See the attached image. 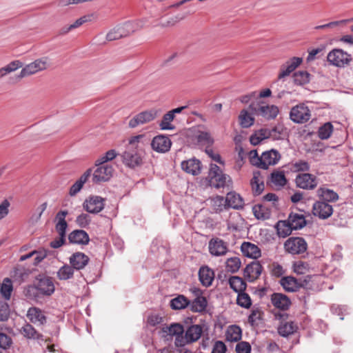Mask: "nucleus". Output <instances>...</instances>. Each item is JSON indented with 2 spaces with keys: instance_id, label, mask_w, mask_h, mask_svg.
<instances>
[{
  "instance_id": "nucleus-1",
  "label": "nucleus",
  "mask_w": 353,
  "mask_h": 353,
  "mask_svg": "<svg viewBox=\"0 0 353 353\" xmlns=\"http://www.w3.org/2000/svg\"><path fill=\"white\" fill-rule=\"evenodd\" d=\"M143 137V134H139L128 140L125 150L121 156L122 162L126 167L134 169L143 164L144 150L141 145V140Z\"/></svg>"
},
{
  "instance_id": "nucleus-2",
  "label": "nucleus",
  "mask_w": 353,
  "mask_h": 353,
  "mask_svg": "<svg viewBox=\"0 0 353 353\" xmlns=\"http://www.w3.org/2000/svg\"><path fill=\"white\" fill-rule=\"evenodd\" d=\"M50 66L49 58L43 57L26 65L21 69L20 73L14 77L10 78L12 83H17L22 79L47 70Z\"/></svg>"
},
{
  "instance_id": "nucleus-3",
  "label": "nucleus",
  "mask_w": 353,
  "mask_h": 353,
  "mask_svg": "<svg viewBox=\"0 0 353 353\" xmlns=\"http://www.w3.org/2000/svg\"><path fill=\"white\" fill-rule=\"evenodd\" d=\"M248 109L251 114L261 116L267 120L274 119L279 112L276 105L265 104L263 102H252Z\"/></svg>"
},
{
  "instance_id": "nucleus-4",
  "label": "nucleus",
  "mask_w": 353,
  "mask_h": 353,
  "mask_svg": "<svg viewBox=\"0 0 353 353\" xmlns=\"http://www.w3.org/2000/svg\"><path fill=\"white\" fill-rule=\"evenodd\" d=\"M327 59L330 64L334 66L344 68L350 65L352 58L350 54L341 49L335 48L328 53Z\"/></svg>"
},
{
  "instance_id": "nucleus-5",
  "label": "nucleus",
  "mask_w": 353,
  "mask_h": 353,
  "mask_svg": "<svg viewBox=\"0 0 353 353\" xmlns=\"http://www.w3.org/2000/svg\"><path fill=\"white\" fill-rule=\"evenodd\" d=\"M160 111L156 109H150L143 111L133 117L128 123V126L134 128L154 121L159 115Z\"/></svg>"
},
{
  "instance_id": "nucleus-6",
  "label": "nucleus",
  "mask_w": 353,
  "mask_h": 353,
  "mask_svg": "<svg viewBox=\"0 0 353 353\" xmlns=\"http://www.w3.org/2000/svg\"><path fill=\"white\" fill-rule=\"evenodd\" d=\"M114 171L111 165H95V168L91 173L92 182L100 183L109 181L112 177Z\"/></svg>"
},
{
  "instance_id": "nucleus-7",
  "label": "nucleus",
  "mask_w": 353,
  "mask_h": 353,
  "mask_svg": "<svg viewBox=\"0 0 353 353\" xmlns=\"http://www.w3.org/2000/svg\"><path fill=\"white\" fill-rule=\"evenodd\" d=\"M284 248L292 254H300L307 250V244L303 237H290L285 242Z\"/></svg>"
},
{
  "instance_id": "nucleus-8",
  "label": "nucleus",
  "mask_w": 353,
  "mask_h": 353,
  "mask_svg": "<svg viewBox=\"0 0 353 353\" xmlns=\"http://www.w3.org/2000/svg\"><path fill=\"white\" fill-rule=\"evenodd\" d=\"M146 21V19H141L134 21H127L124 23L116 26V28L118 30L120 37L123 38L142 29Z\"/></svg>"
},
{
  "instance_id": "nucleus-9",
  "label": "nucleus",
  "mask_w": 353,
  "mask_h": 353,
  "mask_svg": "<svg viewBox=\"0 0 353 353\" xmlns=\"http://www.w3.org/2000/svg\"><path fill=\"white\" fill-rule=\"evenodd\" d=\"M310 110L304 103L293 107L290 112V119L296 123H304L310 119Z\"/></svg>"
},
{
  "instance_id": "nucleus-10",
  "label": "nucleus",
  "mask_w": 353,
  "mask_h": 353,
  "mask_svg": "<svg viewBox=\"0 0 353 353\" xmlns=\"http://www.w3.org/2000/svg\"><path fill=\"white\" fill-rule=\"evenodd\" d=\"M208 178L210 186L220 188L225 185L226 174H223L221 168L216 164L210 165Z\"/></svg>"
},
{
  "instance_id": "nucleus-11",
  "label": "nucleus",
  "mask_w": 353,
  "mask_h": 353,
  "mask_svg": "<svg viewBox=\"0 0 353 353\" xmlns=\"http://www.w3.org/2000/svg\"><path fill=\"white\" fill-rule=\"evenodd\" d=\"M190 14V12L178 13L174 15H163L158 19L157 27L161 28H172L183 21Z\"/></svg>"
},
{
  "instance_id": "nucleus-12",
  "label": "nucleus",
  "mask_w": 353,
  "mask_h": 353,
  "mask_svg": "<svg viewBox=\"0 0 353 353\" xmlns=\"http://www.w3.org/2000/svg\"><path fill=\"white\" fill-rule=\"evenodd\" d=\"M172 145V141L168 136L159 134L154 137L151 142V147L153 150L165 153L170 150Z\"/></svg>"
},
{
  "instance_id": "nucleus-13",
  "label": "nucleus",
  "mask_w": 353,
  "mask_h": 353,
  "mask_svg": "<svg viewBox=\"0 0 353 353\" xmlns=\"http://www.w3.org/2000/svg\"><path fill=\"white\" fill-rule=\"evenodd\" d=\"M105 200L99 196H90L83 203V208L88 212L97 214L104 208Z\"/></svg>"
},
{
  "instance_id": "nucleus-14",
  "label": "nucleus",
  "mask_w": 353,
  "mask_h": 353,
  "mask_svg": "<svg viewBox=\"0 0 353 353\" xmlns=\"http://www.w3.org/2000/svg\"><path fill=\"white\" fill-rule=\"evenodd\" d=\"M333 213L332 205L327 203L317 201L313 204L312 214L321 219H327Z\"/></svg>"
},
{
  "instance_id": "nucleus-15",
  "label": "nucleus",
  "mask_w": 353,
  "mask_h": 353,
  "mask_svg": "<svg viewBox=\"0 0 353 353\" xmlns=\"http://www.w3.org/2000/svg\"><path fill=\"white\" fill-rule=\"evenodd\" d=\"M263 269V266L259 261H252L247 265L243 270V276L249 282H253L259 279Z\"/></svg>"
},
{
  "instance_id": "nucleus-16",
  "label": "nucleus",
  "mask_w": 353,
  "mask_h": 353,
  "mask_svg": "<svg viewBox=\"0 0 353 353\" xmlns=\"http://www.w3.org/2000/svg\"><path fill=\"white\" fill-rule=\"evenodd\" d=\"M296 186L305 190H313L317 186L316 178L313 174L303 173L296 178Z\"/></svg>"
},
{
  "instance_id": "nucleus-17",
  "label": "nucleus",
  "mask_w": 353,
  "mask_h": 353,
  "mask_svg": "<svg viewBox=\"0 0 353 353\" xmlns=\"http://www.w3.org/2000/svg\"><path fill=\"white\" fill-rule=\"evenodd\" d=\"M271 303L277 309L281 311H287L292 305L290 299L285 294L274 292L271 295Z\"/></svg>"
},
{
  "instance_id": "nucleus-18",
  "label": "nucleus",
  "mask_w": 353,
  "mask_h": 353,
  "mask_svg": "<svg viewBox=\"0 0 353 353\" xmlns=\"http://www.w3.org/2000/svg\"><path fill=\"white\" fill-rule=\"evenodd\" d=\"M209 252L213 256H223L228 252L227 243L219 238H212L209 241Z\"/></svg>"
},
{
  "instance_id": "nucleus-19",
  "label": "nucleus",
  "mask_w": 353,
  "mask_h": 353,
  "mask_svg": "<svg viewBox=\"0 0 353 353\" xmlns=\"http://www.w3.org/2000/svg\"><path fill=\"white\" fill-rule=\"evenodd\" d=\"M70 265L74 270L83 269L88 263L89 257L83 252H75L69 259Z\"/></svg>"
},
{
  "instance_id": "nucleus-20",
  "label": "nucleus",
  "mask_w": 353,
  "mask_h": 353,
  "mask_svg": "<svg viewBox=\"0 0 353 353\" xmlns=\"http://www.w3.org/2000/svg\"><path fill=\"white\" fill-rule=\"evenodd\" d=\"M252 194L254 196L260 195L264 190L265 185L259 170L253 172V177L250 180Z\"/></svg>"
},
{
  "instance_id": "nucleus-21",
  "label": "nucleus",
  "mask_w": 353,
  "mask_h": 353,
  "mask_svg": "<svg viewBox=\"0 0 353 353\" xmlns=\"http://www.w3.org/2000/svg\"><path fill=\"white\" fill-rule=\"evenodd\" d=\"M68 214V211L63 210L59 212L55 216V230L59 236L65 237L66 229L68 223L65 221V216Z\"/></svg>"
},
{
  "instance_id": "nucleus-22",
  "label": "nucleus",
  "mask_w": 353,
  "mask_h": 353,
  "mask_svg": "<svg viewBox=\"0 0 353 353\" xmlns=\"http://www.w3.org/2000/svg\"><path fill=\"white\" fill-rule=\"evenodd\" d=\"M241 250L245 256L254 259L259 258L261 255L260 248L250 242H243Z\"/></svg>"
},
{
  "instance_id": "nucleus-23",
  "label": "nucleus",
  "mask_w": 353,
  "mask_h": 353,
  "mask_svg": "<svg viewBox=\"0 0 353 353\" xmlns=\"http://www.w3.org/2000/svg\"><path fill=\"white\" fill-rule=\"evenodd\" d=\"M317 196L320 201L325 203L335 202L339 199V194L332 190L325 187L319 188L317 191Z\"/></svg>"
},
{
  "instance_id": "nucleus-24",
  "label": "nucleus",
  "mask_w": 353,
  "mask_h": 353,
  "mask_svg": "<svg viewBox=\"0 0 353 353\" xmlns=\"http://www.w3.org/2000/svg\"><path fill=\"white\" fill-rule=\"evenodd\" d=\"M68 239L70 243L79 245H87L90 241L88 233L82 230L72 231L69 234Z\"/></svg>"
},
{
  "instance_id": "nucleus-25",
  "label": "nucleus",
  "mask_w": 353,
  "mask_h": 353,
  "mask_svg": "<svg viewBox=\"0 0 353 353\" xmlns=\"http://www.w3.org/2000/svg\"><path fill=\"white\" fill-rule=\"evenodd\" d=\"M279 283L287 292L299 291L298 279L293 276H283L279 281Z\"/></svg>"
},
{
  "instance_id": "nucleus-26",
  "label": "nucleus",
  "mask_w": 353,
  "mask_h": 353,
  "mask_svg": "<svg viewBox=\"0 0 353 353\" xmlns=\"http://www.w3.org/2000/svg\"><path fill=\"white\" fill-rule=\"evenodd\" d=\"M299 330V326L294 321H289V322H284L283 324H279L277 328L278 333L283 337H288L296 333Z\"/></svg>"
},
{
  "instance_id": "nucleus-27",
  "label": "nucleus",
  "mask_w": 353,
  "mask_h": 353,
  "mask_svg": "<svg viewBox=\"0 0 353 353\" xmlns=\"http://www.w3.org/2000/svg\"><path fill=\"white\" fill-rule=\"evenodd\" d=\"M37 287L39 293L50 296L54 292V285L51 278L43 277L39 280Z\"/></svg>"
},
{
  "instance_id": "nucleus-28",
  "label": "nucleus",
  "mask_w": 353,
  "mask_h": 353,
  "mask_svg": "<svg viewBox=\"0 0 353 353\" xmlns=\"http://www.w3.org/2000/svg\"><path fill=\"white\" fill-rule=\"evenodd\" d=\"M225 203L228 207L236 210L243 209L244 206L243 199L235 192H230L227 194Z\"/></svg>"
},
{
  "instance_id": "nucleus-29",
  "label": "nucleus",
  "mask_w": 353,
  "mask_h": 353,
  "mask_svg": "<svg viewBox=\"0 0 353 353\" xmlns=\"http://www.w3.org/2000/svg\"><path fill=\"white\" fill-rule=\"evenodd\" d=\"M288 220L294 230L302 229L307 225L304 215L292 212L289 214Z\"/></svg>"
},
{
  "instance_id": "nucleus-30",
  "label": "nucleus",
  "mask_w": 353,
  "mask_h": 353,
  "mask_svg": "<svg viewBox=\"0 0 353 353\" xmlns=\"http://www.w3.org/2000/svg\"><path fill=\"white\" fill-rule=\"evenodd\" d=\"M214 279V272L208 266L200 267V283L208 287L212 285Z\"/></svg>"
},
{
  "instance_id": "nucleus-31",
  "label": "nucleus",
  "mask_w": 353,
  "mask_h": 353,
  "mask_svg": "<svg viewBox=\"0 0 353 353\" xmlns=\"http://www.w3.org/2000/svg\"><path fill=\"white\" fill-rule=\"evenodd\" d=\"M204 203L215 212H221L223 209V206L226 205V203L225 204V200H224L223 196L218 195L214 197L208 198Z\"/></svg>"
},
{
  "instance_id": "nucleus-32",
  "label": "nucleus",
  "mask_w": 353,
  "mask_h": 353,
  "mask_svg": "<svg viewBox=\"0 0 353 353\" xmlns=\"http://www.w3.org/2000/svg\"><path fill=\"white\" fill-rule=\"evenodd\" d=\"M92 169L87 170L70 188L69 194L72 196L76 195L83 188L84 183L91 176Z\"/></svg>"
},
{
  "instance_id": "nucleus-33",
  "label": "nucleus",
  "mask_w": 353,
  "mask_h": 353,
  "mask_svg": "<svg viewBox=\"0 0 353 353\" xmlns=\"http://www.w3.org/2000/svg\"><path fill=\"white\" fill-rule=\"evenodd\" d=\"M225 338L228 341L239 342L242 338V330L237 325H230L225 332Z\"/></svg>"
},
{
  "instance_id": "nucleus-34",
  "label": "nucleus",
  "mask_w": 353,
  "mask_h": 353,
  "mask_svg": "<svg viewBox=\"0 0 353 353\" xmlns=\"http://www.w3.org/2000/svg\"><path fill=\"white\" fill-rule=\"evenodd\" d=\"M27 317L34 323L43 325L46 322V316L41 310L37 307H30L27 312Z\"/></svg>"
},
{
  "instance_id": "nucleus-35",
  "label": "nucleus",
  "mask_w": 353,
  "mask_h": 353,
  "mask_svg": "<svg viewBox=\"0 0 353 353\" xmlns=\"http://www.w3.org/2000/svg\"><path fill=\"white\" fill-rule=\"evenodd\" d=\"M230 288L236 293L245 291L247 288L246 282L240 276H231L228 280Z\"/></svg>"
},
{
  "instance_id": "nucleus-36",
  "label": "nucleus",
  "mask_w": 353,
  "mask_h": 353,
  "mask_svg": "<svg viewBox=\"0 0 353 353\" xmlns=\"http://www.w3.org/2000/svg\"><path fill=\"white\" fill-rule=\"evenodd\" d=\"M252 212L256 219L259 220H266L271 216V210L262 205L256 204L252 207Z\"/></svg>"
},
{
  "instance_id": "nucleus-37",
  "label": "nucleus",
  "mask_w": 353,
  "mask_h": 353,
  "mask_svg": "<svg viewBox=\"0 0 353 353\" xmlns=\"http://www.w3.org/2000/svg\"><path fill=\"white\" fill-rule=\"evenodd\" d=\"M275 228L278 236L283 238L290 236L292 234V230H294L288 219L279 221L275 225Z\"/></svg>"
},
{
  "instance_id": "nucleus-38",
  "label": "nucleus",
  "mask_w": 353,
  "mask_h": 353,
  "mask_svg": "<svg viewBox=\"0 0 353 353\" xmlns=\"http://www.w3.org/2000/svg\"><path fill=\"white\" fill-rule=\"evenodd\" d=\"M181 168L185 172L195 176L199 172V160L196 158L190 159L181 163Z\"/></svg>"
},
{
  "instance_id": "nucleus-39",
  "label": "nucleus",
  "mask_w": 353,
  "mask_h": 353,
  "mask_svg": "<svg viewBox=\"0 0 353 353\" xmlns=\"http://www.w3.org/2000/svg\"><path fill=\"white\" fill-rule=\"evenodd\" d=\"M13 291V285L12 280L9 278L3 279L0 283V294L5 301H9Z\"/></svg>"
},
{
  "instance_id": "nucleus-40",
  "label": "nucleus",
  "mask_w": 353,
  "mask_h": 353,
  "mask_svg": "<svg viewBox=\"0 0 353 353\" xmlns=\"http://www.w3.org/2000/svg\"><path fill=\"white\" fill-rule=\"evenodd\" d=\"M23 63L19 60H14L0 68V79L6 77L8 74L15 72L22 68Z\"/></svg>"
},
{
  "instance_id": "nucleus-41",
  "label": "nucleus",
  "mask_w": 353,
  "mask_h": 353,
  "mask_svg": "<svg viewBox=\"0 0 353 353\" xmlns=\"http://www.w3.org/2000/svg\"><path fill=\"white\" fill-rule=\"evenodd\" d=\"M281 157L280 153L274 149L264 152L262 154V160L266 162L268 166L270 165H276Z\"/></svg>"
},
{
  "instance_id": "nucleus-42",
  "label": "nucleus",
  "mask_w": 353,
  "mask_h": 353,
  "mask_svg": "<svg viewBox=\"0 0 353 353\" xmlns=\"http://www.w3.org/2000/svg\"><path fill=\"white\" fill-rule=\"evenodd\" d=\"M176 117L172 114L170 111L166 112L162 117L161 121L159 123V128L162 130H173L175 129V126L172 122L175 119Z\"/></svg>"
},
{
  "instance_id": "nucleus-43",
  "label": "nucleus",
  "mask_w": 353,
  "mask_h": 353,
  "mask_svg": "<svg viewBox=\"0 0 353 353\" xmlns=\"http://www.w3.org/2000/svg\"><path fill=\"white\" fill-rule=\"evenodd\" d=\"M310 73L305 70H300L293 74V81L295 85H304L310 82Z\"/></svg>"
},
{
  "instance_id": "nucleus-44",
  "label": "nucleus",
  "mask_w": 353,
  "mask_h": 353,
  "mask_svg": "<svg viewBox=\"0 0 353 353\" xmlns=\"http://www.w3.org/2000/svg\"><path fill=\"white\" fill-rule=\"evenodd\" d=\"M250 162L252 165H255L263 170L268 169V164L262 160V156L259 157L256 150H252L250 152Z\"/></svg>"
},
{
  "instance_id": "nucleus-45",
  "label": "nucleus",
  "mask_w": 353,
  "mask_h": 353,
  "mask_svg": "<svg viewBox=\"0 0 353 353\" xmlns=\"http://www.w3.org/2000/svg\"><path fill=\"white\" fill-rule=\"evenodd\" d=\"M317 277L315 275H306L303 278L298 279L299 290L301 288L313 290L314 288V281Z\"/></svg>"
},
{
  "instance_id": "nucleus-46",
  "label": "nucleus",
  "mask_w": 353,
  "mask_h": 353,
  "mask_svg": "<svg viewBox=\"0 0 353 353\" xmlns=\"http://www.w3.org/2000/svg\"><path fill=\"white\" fill-rule=\"evenodd\" d=\"M74 269L72 265H64L58 270L57 275L59 280H68L73 277Z\"/></svg>"
},
{
  "instance_id": "nucleus-47",
  "label": "nucleus",
  "mask_w": 353,
  "mask_h": 353,
  "mask_svg": "<svg viewBox=\"0 0 353 353\" xmlns=\"http://www.w3.org/2000/svg\"><path fill=\"white\" fill-rule=\"evenodd\" d=\"M240 125L243 128H248L252 126L254 123V118L249 115L248 111L243 109L241 111L239 116Z\"/></svg>"
},
{
  "instance_id": "nucleus-48",
  "label": "nucleus",
  "mask_w": 353,
  "mask_h": 353,
  "mask_svg": "<svg viewBox=\"0 0 353 353\" xmlns=\"http://www.w3.org/2000/svg\"><path fill=\"white\" fill-rule=\"evenodd\" d=\"M188 305L189 301L183 295H179L170 301V306L173 310L184 309Z\"/></svg>"
},
{
  "instance_id": "nucleus-49",
  "label": "nucleus",
  "mask_w": 353,
  "mask_h": 353,
  "mask_svg": "<svg viewBox=\"0 0 353 353\" xmlns=\"http://www.w3.org/2000/svg\"><path fill=\"white\" fill-rule=\"evenodd\" d=\"M236 304L241 307L248 309L252 305V299L248 294L245 293V291H242L238 293Z\"/></svg>"
},
{
  "instance_id": "nucleus-50",
  "label": "nucleus",
  "mask_w": 353,
  "mask_h": 353,
  "mask_svg": "<svg viewBox=\"0 0 353 353\" xmlns=\"http://www.w3.org/2000/svg\"><path fill=\"white\" fill-rule=\"evenodd\" d=\"M270 179L271 183L276 185L284 186L287 183L284 172L281 171H274L272 172Z\"/></svg>"
},
{
  "instance_id": "nucleus-51",
  "label": "nucleus",
  "mask_w": 353,
  "mask_h": 353,
  "mask_svg": "<svg viewBox=\"0 0 353 353\" xmlns=\"http://www.w3.org/2000/svg\"><path fill=\"white\" fill-rule=\"evenodd\" d=\"M117 156V153L115 150H110L96 160L95 165H109L108 162L115 159Z\"/></svg>"
},
{
  "instance_id": "nucleus-52",
  "label": "nucleus",
  "mask_w": 353,
  "mask_h": 353,
  "mask_svg": "<svg viewBox=\"0 0 353 353\" xmlns=\"http://www.w3.org/2000/svg\"><path fill=\"white\" fill-rule=\"evenodd\" d=\"M226 268L228 272L231 273H236L239 271L241 268V262L239 257L234 256L227 259L226 261Z\"/></svg>"
},
{
  "instance_id": "nucleus-53",
  "label": "nucleus",
  "mask_w": 353,
  "mask_h": 353,
  "mask_svg": "<svg viewBox=\"0 0 353 353\" xmlns=\"http://www.w3.org/2000/svg\"><path fill=\"white\" fill-rule=\"evenodd\" d=\"M263 312L259 307L253 308L248 316V323L252 327L258 325L257 321L263 320Z\"/></svg>"
},
{
  "instance_id": "nucleus-54",
  "label": "nucleus",
  "mask_w": 353,
  "mask_h": 353,
  "mask_svg": "<svg viewBox=\"0 0 353 353\" xmlns=\"http://www.w3.org/2000/svg\"><path fill=\"white\" fill-rule=\"evenodd\" d=\"M332 131V124L330 122H327L319 128L318 137L322 140L327 139L330 138Z\"/></svg>"
},
{
  "instance_id": "nucleus-55",
  "label": "nucleus",
  "mask_w": 353,
  "mask_h": 353,
  "mask_svg": "<svg viewBox=\"0 0 353 353\" xmlns=\"http://www.w3.org/2000/svg\"><path fill=\"white\" fill-rule=\"evenodd\" d=\"M185 108L184 113L186 115H198L199 114V106L197 105V101H188L185 105H183Z\"/></svg>"
},
{
  "instance_id": "nucleus-56",
  "label": "nucleus",
  "mask_w": 353,
  "mask_h": 353,
  "mask_svg": "<svg viewBox=\"0 0 353 353\" xmlns=\"http://www.w3.org/2000/svg\"><path fill=\"white\" fill-rule=\"evenodd\" d=\"M23 293L27 299L33 300L38 297L39 291L37 285H28L24 288Z\"/></svg>"
},
{
  "instance_id": "nucleus-57",
  "label": "nucleus",
  "mask_w": 353,
  "mask_h": 353,
  "mask_svg": "<svg viewBox=\"0 0 353 353\" xmlns=\"http://www.w3.org/2000/svg\"><path fill=\"white\" fill-rule=\"evenodd\" d=\"M22 333L29 339H39L40 337V334L30 324H26L22 327Z\"/></svg>"
},
{
  "instance_id": "nucleus-58",
  "label": "nucleus",
  "mask_w": 353,
  "mask_h": 353,
  "mask_svg": "<svg viewBox=\"0 0 353 353\" xmlns=\"http://www.w3.org/2000/svg\"><path fill=\"white\" fill-rule=\"evenodd\" d=\"M10 316V306L6 301L0 300V321H6Z\"/></svg>"
},
{
  "instance_id": "nucleus-59",
  "label": "nucleus",
  "mask_w": 353,
  "mask_h": 353,
  "mask_svg": "<svg viewBox=\"0 0 353 353\" xmlns=\"http://www.w3.org/2000/svg\"><path fill=\"white\" fill-rule=\"evenodd\" d=\"M185 335L191 342L199 339V325L190 326L186 331Z\"/></svg>"
},
{
  "instance_id": "nucleus-60",
  "label": "nucleus",
  "mask_w": 353,
  "mask_h": 353,
  "mask_svg": "<svg viewBox=\"0 0 353 353\" xmlns=\"http://www.w3.org/2000/svg\"><path fill=\"white\" fill-rule=\"evenodd\" d=\"M165 332H168V334L170 336H174L179 335L180 334H183L184 330L183 326H181L179 324L175 323L171 325L170 327H166V330H164Z\"/></svg>"
},
{
  "instance_id": "nucleus-61",
  "label": "nucleus",
  "mask_w": 353,
  "mask_h": 353,
  "mask_svg": "<svg viewBox=\"0 0 353 353\" xmlns=\"http://www.w3.org/2000/svg\"><path fill=\"white\" fill-rule=\"evenodd\" d=\"M214 143V140L209 132L200 130V145H213Z\"/></svg>"
},
{
  "instance_id": "nucleus-62",
  "label": "nucleus",
  "mask_w": 353,
  "mask_h": 353,
  "mask_svg": "<svg viewBox=\"0 0 353 353\" xmlns=\"http://www.w3.org/2000/svg\"><path fill=\"white\" fill-rule=\"evenodd\" d=\"M303 59L300 57H293L285 63V68L291 72H293L301 63Z\"/></svg>"
},
{
  "instance_id": "nucleus-63",
  "label": "nucleus",
  "mask_w": 353,
  "mask_h": 353,
  "mask_svg": "<svg viewBox=\"0 0 353 353\" xmlns=\"http://www.w3.org/2000/svg\"><path fill=\"white\" fill-rule=\"evenodd\" d=\"M251 350V345L247 341H239L235 348L236 353H250Z\"/></svg>"
},
{
  "instance_id": "nucleus-64",
  "label": "nucleus",
  "mask_w": 353,
  "mask_h": 353,
  "mask_svg": "<svg viewBox=\"0 0 353 353\" xmlns=\"http://www.w3.org/2000/svg\"><path fill=\"white\" fill-rule=\"evenodd\" d=\"M227 351V347L225 343L221 341H217L215 342L212 353H225Z\"/></svg>"
}]
</instances>
